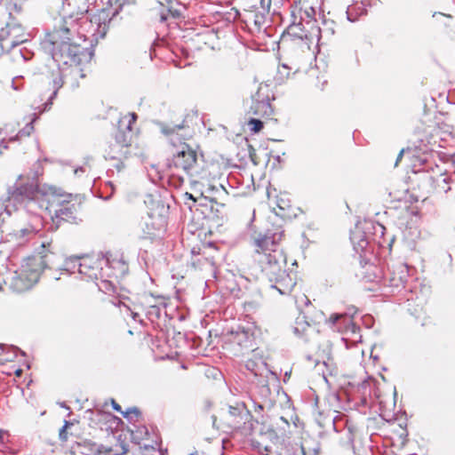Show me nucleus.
Listing matches in <instances>:
<instances>
[{
  "label": "nucleus",
  "instance_id": "f257e3e1",
  "mask_svg": "<svg viewBox=\"0 0 455 455\" xmlns=\"http://www.w3.org/2000/svg\"><path fill=\"white\" fill-rule=\"evenodd\" d=\"M109 22L108 12L104 9L99 10L90 19L85 16H68L61 20L52 34V44L53 60L59 64L68 66L65 77H85L81 66L90 61L92 52L80 43H84L91 37L96 40L103 38L108 32Z\"/></svg>",
  "mask_w": 455,
  "mask_h": 455
},
{
  "label": "nucleus",
  "instance_id": "f03ea898",
  "mask_svg": "<svg viewBox=\"0 0 455 455\" xmlns=\"http://www.w3.org/2000/svg\"><path fill=\"white\" fill-rule=\"evenodd\" d=\"M52 255L51 243H43L40 251L24 258L20 267L14 271L10 283L11 289L20 293L35 286L44 270L49 267Z\"/></svg>",
  "mask_w": 455,
  "mask_h": 455
},
{
  "label": "nucleus",
  "instance_id": "7ed1b4c3",
  "mask_svg": "<svg viewBox=\"0 0 455 455\" xmlns=\"http://www.w3.org/2000/svg\"><path fill=\"white\" fill-rule=\"evenodd\" d=\"M254 261L267 276L276 275L284 268L286 259L274 237L267 234H258L253 237Z\"/></svg>",
  "mask_w": 455,
  "mask_h": 455
},
{
  "label": "nucleus",
  "instance_id": "20e7f679",
  "mask_svg": "<svg viewBox=\"0 0 455 455\" xmlns=\"http://www.w3.org/2000/svg\"><path fill=\"white\" fill-rule=\"evenodd\" d=\"M263 331L254 322L238 325L223 337V349L233 357H240L255 351L257 342L262 339Z\"/></svg>",
  "mask_w": 455,
  "mask_h": 455
},
{
  "label": "nucleus",
  "instance_id": "39448f33",
  "mask_svg": "<svg viewBox=\"0 0 455 455\" xmlns=\"http://www.w3.org/2000/svg\"><path fill=\"white\" fill-rule=\"evenodd\" d=\"M204 158L198 144H178L173 154L172 162L176 168L187 173L192 170L199 158Z\"/></svg>",
  "mask_w": 455,
  "mask_h": 455
},
{
  "label": "nucleus",
  "instance_id": "423d86ee",
  "mask_svg": "<svg viewBox=\"0 0 455 455\" xmlns=\"http://www.w3.org/2000/svg\"><path fill=\"white\" fill-rule=\"evenodd\" d=\"M251 417L250 411L243 403H237L230 406L227 411L222 413L220 425L218 427L229 430L240 429Z\"/></svg>",
  "mask_w": 455,
  "mask_h": 455
},
{
  "label": "nucleus",
  "instance_id": "0eeeda50",
  "mask_svg": "<svg viewBox=\"0 0 455 455\" xmlns=\"http://www.w3.org/2000/svg\"><path fill=\"white\" fill-rule=\"evenodd\" d=\"M287 35L292 38L305 41L308 45L318 44L322 37V29L319 26L307 27L304 23L292 19L291 23L287 28Z\"/></svg>",
  "mask_w": 455,
  "mask_h": 455
},
{
  "label": "nucleus",
  "instance_id": "6e6552de",
  "mask_svg": "<svg viewBox=\"0 0 455 455\" xmlns=\"http://www.w3.org/2000/svg\"><path fill=\"white\" fill-rule=\"evenodd\" d=\"M81 210V198L78 196L68 195L67 199L60 202L59 208L55 211L54 217L57 223L60 221L76 222Z\"/></svg>",
  "mask_w": 455,
  "mask_h": 455
},
{
  "label": "nucleus",
  "instance_id": "1a4fd4ad",
  "mask_svg": "<svg viewBox=\"0 0 455 455\" xmlns=\"http://www.w3.org/2000/svg\"><path fill=\"white\" fill-rule=\"evenodd\" d=\"M372 227L370 221L359 222L351 231L350 240L354 249L360 254L366 252L368 249L371 239L370 230Z\"/></svg>",
  "mask_w": 455,
  "mask_h": 455
},
{
  "label": "nucleus",
  "instance_id": "9d476101",
  "mask_svg": "<svg viewBox=\"0 0 455 455\" xmlns=\"http://www.w3.org/2000/svg\"><path fill=\"white\" fill-rule=\"evenodd\" d=\"M291 8V16L294 20L304 23L307 27L318 26L314 19L315 9L301 4V0H287Z\"/></svg>",
  "mask_w": 455,
  "mask_h": 455
},
{
  "label": "nucleus",
  "instance_id": "9b49d317",
  "mask_svg": "<svg viewBox=\"0 0 455 455\" xmlns=\"http://www.w3.org/2000/svg\"><path fill=\"white\" fill-rule=\"evenodd\" d=\"M192 117L193 116L188 115L180 124H177L159 123L161 132L171 139H172V137L176 134L178 136V140H189L192 137V129L190 127V121Z\"/></svg>",
  "mask_w": 455,
  "mask_h": 455
},
{
  "label": "nucleus",
  "instance_id": "f8f14e48",
  "mask_svg": "<svg viewBox=\"0 0 455 455\" xmlns=\"http://www.w3.org/2000/svg\"><path fill=\"white\" fill-rule=\"evenodd\" d=\"M268 278L275 282V288L283 295L290 294L296 285V277L292 273H288L284 268H281L276 275H272Z\"/></svg>",
  "mask_w": 455,
  "mask_h": 455
},
{
  "label": "nucleus",
  "instance_id": "ddd939ff",
  "mask_svg": "<svg viewBox=\"0 0 455 455\" xmlns=\"http://www.w3.org/2000/svg\"><path fill=\"white\" fill-rule=\"evenodd\" d=\"M245 367L256 377L263 376L267 371V364L259 348L251 352V357L245 362Z\"/></svg>",
  "mask_w": 455,
  "mask_h": 455
},
{
  "label": "nucleus",
  "instance_id": "4468645a",
  "mask_svg": "<svg viewBox=\"0 0 455 455\" xmlns=\"http://www.w3.org/2000/svg\"><path fill=\"white\" fill-rule=\"evenodd\" d=\"M379 4V0H363L360 3L351 4L347 9V20L351 22H355L361 16L367 13V7L378 6Z\"/></svg>",
  "mask_w": 455,
  "mask_h": 455
},
{
  "label": "nucleus",
  "instance_id": "2eb2a0df",
  "mask_svg": "<svg viewBox=\"0 0 455 455\" xmlns=\"http://www.w3.org/2000/svg\"><path fill=\"white\" fill-rule=\"evenodd\" d=\"M138 119L136 113L132 112L120 117L118 121V129L123 133V141L132 140L135 132L134 124Z\"/></svg>",
  "mask_w": 455,
  "mask_h": 455
},
{
  "label": "nucleus",
  "instance_id": "dca6fc26",
  "mask_svg": "<svg viewBox=\"0 0 455 455\" xmlns=\"http://www.w3.org/2000/svg\"><path fill=\"white\" fill-rule=\"evenodd\" d=\"M35 193V187L32 183H17L12 190L9 191V199L22 202L31 200Z\"/></svg>",
  "mask_w": 455,
  "mask_h": 455
},
{
  "label": "nucleus",
  "instance_id": "f3484780",
  "mask_svg": "<svg viewBox=\"0 0 455 455\" xmlns=\"http://www.w3.org/2000/svg\"><path fill=\"white\" fill-rule=\"evenodd\" d=\"M109 267L113 269L114 275L118 277L128 273L129 267L127 262L124 259L123 255H111L108 258Z\"/></svg>",
  "mask_w": 455,
  "mask_h": 455
},
{
  "label": "nucleus",
  "instance_id": "a211bd4d",
  "mask_svg": "<svg viewBox=\"0 0 455 455\" xmlns=\"http://www.w3.org/2000/svg\"><path fill=\"white\" fill-rule=\"evenodd\" d=\"M129 146L130 144H111L107 151L106 159L122 162L128 157Z\"/></svg>",
  "mask_w": 455,
  "mask_h": 455
},
{
  "label": "nucleus",
  "instance_id": "6ab92c4d",
  "mask_svg": "<svg viewBox=\"0 0 455 455\" xmlns=\"http://www.w3.org/2000/svg\"><path fill=\"white\" fill-rule=\"evenodd\" d=\"M270 150L266 144H251V163L258 165L261 162L268 161L270 158Z\"/></svg>",
  "mask_w": 455,
  "mask_h": 455
},
{
  "label": "nucleus",
  "instance_id": "aec40b11",
  "mask_svg": "<svg viewBox=\"0 0 455 455\" xmlns=\"http://www.w3.org/2000/svg\"><path fill=\"white\" fill-rule=\"evenodd\" d=\"M432 139H438L441 141L455 140V130L450 125L443 124L434 129Z\"/></svg>",
  "mask_w": 455,
  "mask_h": 455
},
{
  "label": "nucleus",
  "instance_id": "412c9836",
  "mask_svg": "<svg viewBox=\"0 0 455 455\" xmlns=\"http://www.w3.org/2000/svg\"><path fill=\"white\" fill-rule=\"evenodd\" d=\"M235 159L241 165L251 162V144H236Z\"/></svg>",
  "mask_w": 455,
  "mask_h": 455
},
{
  "label": "nucleus",
  "instance_id": "4be33fe9",
  "mask_svg": "<svg viewBox=\"0 0 455 455\" xmlns=\"http://www.w3.org/2000/svg\"><path fill=\"white\" fill-rule=\"evenodd\" d=\"M20 30V28H10L9 32H8V36L3 40V44L5 45V46H10V47H15L20 44H22L23 42L27 41V37H26V35L24 34H20V35H16V32Z\"/></svg>",
  "mask_w": 455,
  "mask_h": 455
},
{
  "label": "nucleus",
  "instance_id": "5701e85b",
  "mask_svg": "<svg viewBox=\"0 0 455 455\" xmlns=\"http://www.w3.org/2000/svg\"><path fill=\"white\" fill-rule=\"evenodd\" d=\"M253 113L263 117H269L273 115L274 109L268 100H257L252 106Z\"/></svg>",
  "mask_w": 455,
  "mask_h": 455
},
{
  "label": "nucleus",
  "instance_id": "b1692460",
  "mask_svg": "<svg viewBox=\"0 0 455 455\" xmlns=\"http://www.w3.org/2000/svg\"><path fill=\"white\" fill-rule=\"evenodd\" d=\"M268 435H260L259 438H254L251 440V446L253 449L258 451L261 455H269L271 452L272 447L268 444Z\"/></svg>",
  "mask_w": 455,
  "mask_h": 455
},
{
  "label": "nucleus",
  "instance_id": "393cba45",
  "mask_svg": "<svg viewBox=\"0 0 455 455\" xmlns=\"http://www.w3.org/2000/svg\"><path fill=\"white\" fill-rule=\"evenodd\" d=\"M37 118L36 114H34V118L30 123L27 124L26 126L20 130L14 138H10L9 142H12L14 140H21L25 137L29 136L31 132L34 131L33 122Z\"/></svg>",
  "mask_w": 455,
  "mask_h": 455
},
{
  "label": "nucleus",
  "instance_id": "a878e982",
  "mask_svg": "<svg viewBox=\"0 0 455 455\" xmlns=\"http://www.w3.org/2000/svg\"><path fill=\"white\" fill-rule=\"evenodd\" d=\"M276 455H305L301 448L293 447L291 445H283L275 451Z\"/></svg>",
  "mask_w": 455,
  "mask_h": 455
},
{
  "label": "nucleus",
  "instance_id": "bb28decb",
  "mask_svg": "<svg viewBox=\"0 0 455 455\" xmlns=\"http://www.w3.org/2000/svg\"><path fill=\"white\" fill-rule=\"evenodd\" d=\"M122 414L124 418L134 421H138L141 418V411L137 407L129 408Z\"/></svg>",
  "mask_w": 455,
  "mask_h": 455
},
{
  "label": "nucleus",
  "instance_id": "cd10ccee",
  "mask_svg": "<svg viewBox=\"0 0 455 455\" xmlns=\"http://www.w3.org/2000/svg\"><path fill=\"white\" fill-rule=\"evenodd\" d=\"M63 83H64V81L62 80V78H60V80L58 82L54 81L55 89H54L53 92L51 94L48 101L45 102L44 110L47 109V108H50V106L52 104V100L56 97L58 90L62 86Z\"/></svg>",
  "mask_w": 455,
  "mask_h": 455
},
{
  "label": "nucleus",
  "instance_id": "c85d7f7f",
  "mask_svg": "<svg viewBox=\"0 0 455 455\" xmlns=\"http://www.w3.org/2000/svg\"><path fill=\"white\" fill-rule=\"evenodd\" d=\"M249 125H250L251 131H252L254 132H258L263 127V123L260 120L252 118L250 120Z\"/></svg>",
  "mask_w": 455,
  "mask_h": 455
},
{
  "label": "nucleus",
  "instance_id": "c756f323",
  "mask_svg": "<svg viewBox=\"0 0 455 455\" xmlns=\"http://www.w3.org/2000/svg\"><path fill=\"white\" fill-rule=\"evenodd\" d=\"M347 315L346 314H332L330 315L329 319L327 320L328 323L334 325L336 323H338L339 320L346 319Z\"/></svg>",
  "mask_w": 455,
  "mask_h": 455
},
{
  "label": "nucleus",
  "instance_id": "7c9ffc66",
  "mask_svg": "<svg viewBox=\"0 0 455 455\" xmlns=\"http://www.w3.org/2000/svg\"><path fill=\"white\" fill-rule=\"evenodd\" d=\"M169 15H172V17H174V18H175V17H179L180 13H179V12H177V11L172 12V10H167V12H166V13H164V12H162V13H161V15H160V20H161L162 22H164V21L167 20V19H168Z\"/></svg>",
  "mask_w": 455,
  "mask_h": 455
},
{
  "label": "nucleus",
  "instance_id": "2f4dec72",
  "mask_svg": "<svg viewBox=\"0 0 455 455\" xmlns=\"http://www.w3.org/2000/svg\"><path fill=\"white\" fill-rule=\"evenodd\" d=\"M71 425L68 421H65L64 426L60 430V438L63 441H66L68 439V433L67 429Z\"/></svg>",
  "mask_w": 455,
  "mask_h": 455
},
{
  "label": "nucleus",
  "instance_id": "473e14b6",
  "mask_svg": "<svg viewBox=\"0 0 455 455\" xmlns=\"http://www.w3.org/2000/svg\"><path fill=\"white\" fill-rule=\"evenodd\" d=\"M104 311L109 312L116 307V304L111 299H106L103 301Z\"/></svg>",
  "mask_w": 455,
  "mask_h": 455
},
{
  "label": "nucleus",
  "instance_id": "72a5a7b5",
  "mask_svg": "<svg viewBox=\"0 0 455 455\" xmlns=\"http://www.w3.org/2000/svg\"><path fill=\"white\" fill-rule=\"evenodd\" d=\"M97 455H113L112 448H106L104 446H100L97 450Z\"/></svg>",
  "mask_w": 455,
  "mask_h": 455
},
{
  "label": "nucleus",
  "instance_id": "f704fd0d",
  "mask_svg": "<svg viewBox=\"0 0 455 455\" xmlns=\"http://www.w3.org/2000/svg\"><path fill=\"white\" fill-rule=\"evenodd\" d=\"M136 433H140V439H145V438H148V436L149 435V433L147 429V427H142L141 428H138V430L136 431Z\"/></svg>",
  "mask_w": 455,
  "mask_h": 455
},
{
  "label": "nucleus",
  "instance_id": "c9c22d12",
  "mask_svg": "<svg viewBox=\"0 0 455 455\" xmlns=\"http://www.w3.org/2000/svg\"><path fill=\"white\" fill-rule=\"evenodd\" d=\"M289 69L288 66L285 64L282 65V68L279 69V74L283 76H289V72L287 71Z\"/></svg>",
  "mask_w": 455,
  "mask_h": 455
},
{
  "label": "nucleus",
  "instance_id": "e433bc0d",
  "mask_svg": "<svg viewBox=\"0 0 455 455\" xmlns=\"http://www.w3.org/2000/svg\"><path fill=\"white\" fill-rule=\"evenodd\" d=\"M262 9L268 11L271 5V0H260Z\"/></svg>",
  "mask_w": 455,
  "mask_h": 455
},
{
  "label": "nucleus",
  "instance_id": "4c0bfd02",
  "mask_svg": "<svg viewBox=\"0 0 455 455\" xmlns=\"http://www.w3.org/2000/svg\"><path fill=\"white\" fill-rule=\"evenodd\" d=\"M111 404H112V407H113V409H114L115 411H118V412H120V413L124 412V411H122V407H121V405H120L119 403H117L116 402V400L112 399V400H111Z\"/></svg>",
  "mask_w": 455,
  "mask_h": 455
},
{
  "label": "nucleus",
  "instance_id": "58836bf2",
  "mask_svg": "<svg viewBox=\"0 0 455 455\" xmlns=\"http://www.w3.org/2000/svg\"><path fill=\"white\" fill-rule=\"evenodd\" d=\"M206 250L217 251V247H215L212 243H207V244L204 245V250H203V254L204 255L206 254Z\"/></svg>",
  "mask_w": 455,
  "mask_h": 455
},
{
  "label": "nucleus",
  "instance_id": "ea45409f",
  "mask_svg": "<svg viewBox=\"0 0 455 455\" xmlns=\"http://www.w3.org/2000/svg\"><path fill=\"white\" fill-rule=\"evenodd\" d=\"M147 234H148L149 238H153V237H155V236H156L158 235L157 233L151 232V231H148Z\"/></svg>",
  "mask_w": 455,
  "mask_h": 455
},
{
  "label": "nucleus",
  "instance_id": "a19ab883",
  "mask_svg": "<svg viewBox=\"0 0 455 455\" xmlns=\"http://www.w3.org/2000/svg\"><path fill=\"white\" fill-rule=\"evenodd\" d=\"M206 260H207L210 264H212V265H213V264L215 263V262H214V256H210L209 258H206Z\"/></svg>",
  "mask_w": 455,
  "mask_h": 455
},
{
  "label": "nucleus",
  "instance_id": "79ce46f5",
  "mask_svg": "<svg viewBox=\"0 0 455 455\" xmlns=\"http://www.w3.org/2000/svg\"><path fill=\"white\" fill-rule=\"evenodd\" d=\"M84 267H85V266H84V264H80V267H79V272H80V273H84Z\"/></svg>",
  "mask_w": 455,
  "mask_h": 455
},
{
  "label": "nucleus",
  "instance_id": "37998d69",
  "mask_svg": "<svg viewBox=\"0 0 455 455\" xmlns=\"http://www.w3.org/2000/svg\"><path fill=\"white\" fill-rule=\"evenodd\" d=\"M4 430H2V429H0V441H2V440H3V438H4Z\"/></svg>",
  "mask_w": 455,
  "mask_h": 455
},
{
  "label": "nucleus",
  "instance_id": "c03bdc74",
  "mask_svg": "<svg viewBox=\"0 0 455 455\" xmlns=\"http://www.w3.org/2000/svg\"><path fill=\"white\" fill-rule=\"evenodd\" d=\"M21 372H22V371H21L20 369H19V370H17V371H15V373H16V375H17V376H20V375H21Z\"/></svg>",
  "mask_w": 455,
  "mask_h": 455
},
{
  "label": "nucleus",
  "instance_id": "a18cd8bd",
  "mask_svg": "<svg viewBox=\"0 0 455 455\" xmlns=\"http://www.w3.org/2000/svg\"><path fill=\"white\" fill-rule=\"evenodd\" d=\"M255 24L259 26V28H260V21L258 20H254Z\"/></svg>",
  "mask_w": 455,
  "mask_h": 455
},
{
  "label": "nucleus",
  "instance_id": "49530a36",
  "mask_svg": "<svg viewBox=\"0 0 455 455\" xmlns=\"http://www.w3.org/2000/svg\"><path fill=\"white\" fill-rule=\"evenodd\" d=\"M403 152H404V150H403V149L400 150V153H399L400 160L402 159V157H403Z\"/></svg>",
  "mask_w": 455,
  "mask_h": 455
},
{
  "label": "nucleus",
  "instance_id": "de8ad7c7",
  "mask_svg": "<svg viewBox=\"0 0 455 455\" xmlns=\"http://www.w3.org/2000/svg\"><path fill=\"white\" fill-rule=\"evenodd\" d=\"M299 323H300V317H298L296 320V324H299Z\"/></svg>",
  "mask_w": 455,
  "mask_h": 455
},
{
  "label": "nucleus",
  "instance_id": "09e8293b",
  "mask_svg": "<svg viewBox=\"0 0 455 455\" xmlns=\"http://www.w3.org/2000/svg\"><path fill=\"white\" fill-rule=\"evenodd\" d=\"M150 225H151V226H153V225H154V223H153V222H151V223H150ZM146 226H147V228H148V227H149V223H146Z\"/></svg>",
  "mask_w": 455,
  "mask_h": 455
},
{
  "label": "nucleus",
  "instance_id": "8fccbe9b",
  "mask_svg": "<svg viewBox=\"0 0 455 455\" xmlns=\"http://www.w3.org/2000/svg\"><path fill=\"white\" fill-rule=\"evenodd\" d=\"M420 161H421V162H426V161H427V158H426V157H425V158H422V159H420Z\"/></svg>",
  "mask_w": 455,
  "mask_h": 455
},
{
  "label": "nucleus",
  "instance_id": "3c124183",
  "mask_svg": "<svg viewBox=\"0 0 455 455\" xmlns=\"http://www.w3.org/2000/svg\"><path fill=\"white\" fill-rule=\"evenodd\" d=\"M398 164V158L395 160V165L396 166Z\"/></svg>",
  "mask_w": 455,
  "mask_h": 455
},
{
  "label": "nucleus",
  "instance_id": "603ef678",
  "mask_svg": "<svg viewBox=\"0 0 455 455\" xmlns=\"http://www.w3.org/2000/svg\"><path fill=\"white\" fill-rule=\"evenodd\" d=\"M189 197H190L191 199H193L194 201H196V199L193 197V196H192V195H189Z\"/></svg>",
  "mask_w": 455,
  "mask_h": 455
},
{
  "label": "nucleus",
  "instance_id": "864d4df0",
  "mask_svg": "<svg viewBox=\"0 0 455 455\" xmlns=\"http://www.w3.org/2000/svg\"><path fill=\"white\" fill-rule=\"evenodd\" d=\"M273 142H280V140H273Z\"/></svg>",
  "mask_w": 455,
  "mask_h": 455
},
{
  "label": "nucleus",
  "instance_id": "5fc2aeb1",
  "mask_svg": "<svg viewBox=\"0 0 455 455\" xmlns=\"http://www.w3.org/2000/svg\"><path fill=\"white\" fill-rule=\"evenodd\" d=\"M189 455H198V453H197V452H195V453H191V454H189Z\"/></svg>",
  "mask_w": 455,
  "mask_h": 455
},
{
  "label": "nucleus",
  "instance_id": "6e6d98bb",
  "mask_svg": "<svg viewBox=\"0 0 455 455\" xmlns=\"http://www.w3.org/2000/svg\"><path fill=\"white\" fill-rule=\"evenodd\" d=\"M295 331H299V328L297 326L295 327Z\"/></svg>",
  "mask_w": 455,
  "mask_h": 455
}]
</instances>
